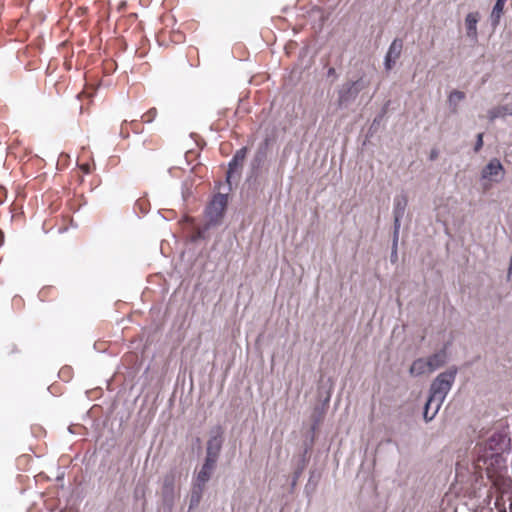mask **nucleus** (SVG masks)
<instances>
[{
    "mask_svg": "<svg viewBox=\"0 0 512 512\" xmlns=\"http://www.w3.org/2000/svg\"><path fill=\"white\" fill-rule=\"evenodd\" d=\"M475 468L479 471H485L487 477L491 479L498 487L501 492V496L498 497L495 501V505L498 508L499 512H506L505 509V497H507V501L509 502V507H512V491L508 492L505 488L500 484L499 474L502 469H505V460L502 456V453L499 452H490L489 454H479L475 459Z\"/></svg>",
    "mask_w": 512,
    "mask_h": 512,
    "instance_id": "f257e3e1",
    "label": "nucleus"
},
{
    "mask_svg": "<svg viewBox=\"0 0 512 512\" xmlns=\"http://www.w3.org/2000/svg\"><path fill=\"white\" fill-rule=\"evenodd\" d=\"M370 85V80L364 75L357 80L344 83L338 90L339 108H347L356 100L359 93Z\"/></svg>",
    "mask_w": 512,
    "mask_h": 512,
    "instance_id": "f03ea898",
    "label": "nucleus"
},
{
    "mask_svg": "<svg viewBox=\"0 0 512 512\" xmlns=\"http://www.w3.org/2000/svg\"><path fill=\"white\" fill-rule=\"evenodd\" d=\"M457 372L456 367H450L438 374L430 385L429 395L433 396L434 400H445L455 382Z\"/></svg>",
    "mask_w": 512,
    "mask_h": 512,
    "instance_id": "7ed1b4c3",
    "label": "nucleus"
},
{
    "mask_svg": "<svg viewBox=\"0 0 512 512\" xmlns=\"http://www.w3.org/2000/svg\"><path fill=\"white\" fill-rule=\"evenodd\" d=\"M505 175V170L500 160L497 158L491 159L481 171V185L483 189L488 190L492 183H499Z\"/></svg>",
    "mask_w": 512,
    "mask_h": 512,
    "instance_id": "20e7f679",
    "label": "nucleus"
},
{
    "mask_svg": "<svg viewBox=\"0 0 512 512\" xmlns=\"http://www.w3.org/2000/svg\"><path fill=\"white\" fill-rule=\"evenodd\" d=\"M177 474L174 470L169 471L163 477L161 497L164 510L166 512H172L175 499L177 497L175 482Z\"/></svg>",
    "mask_w": 512,
    "mask_h": 512,
    "instance_id": "39448f33",
    "label": "nucleus"
},
{
    "mask_svg": "<svg viewBox=\"0 0 512 512\" xmlns=\"http://www.w3.org/2000/svg\"><path fill=\"white\" fill-rule=\"evenodd\" d=\"M227 206V196L224 194H217L213 197L211 202L206 208V217L208 219V227L219 224L223 217L225 208Z\"/></svg>",
    "mask_w": 512,
    "mask_h": 512,
    "instance_id": "423d86ee",
    "label": "nucleus"
},
{
    "mask_svg": "<svg viewBox=\"0 0 512 512\" xmlns=\"http://www.w3.org/2000/svg\"><path fill=\"white\" fill-rule=\"evenodd\" d=\"M223 445V431L221 427H215L210 432L207 441L206 460L217 463Z\"/></svg>",
    "mask_w": 512,
    "mask_h": 512,
    "instance_id": "0eeeda50",
    "label": "nucleus"
},
{
    "mask_svg": "<svg viewBox=\"0 0 512 512\" xmlns=\"http://www.w3.org/2000/svg\"><path fill=\"white\" fill-rule=\"evenodd\" d=\"M505 437L500 433H493L484 443L477 445L476 456L479 454H489L490 452H499L503 450Z\"/></svg>",
    "mask_w": 512,
    "mask_h": 512,
    "instance_id": "6e6552de",
    "label": "nucleus"
},
{
    "mask_svg": "<svg viewBox=\"0 0 512 512\" xmlns=\"http://www.w3.org/2000/svg\"><path fill=\"white\" fill-rule=\"evenodd\" d=\"M403 49V41L400 38H395L390 44L388 51L384 57V67L386 71H390L396 61L399 59Z\"/></svg>",
    "mask_w": 512,
    "mask_h": 512,
    "instance_id": "1a4fd4ad",
    "label": "nucleus"
},
{
    "mask_svg": "<svg viewBox=\"0 0 512 512\" xmlns=\"http://www.w3.org/2000/svg\"><path fill=\"white\" fill-rule=\"evenodd\" d=\"M408 199L405 194L397 195L394 198V208H393V215H394V227L393 230H400V222L405 214V210L407 207Z\"/></svg>",
    "mask_w": 512,
    "mask_h": 512,
    "instance_id": "9d476101",
    "label": "nucleus"
},
{
    "mask_svg": "<svg viewBox=\"0 0 512 512\" xmlns=\"http://www.w3.org/2000/svg\"><path fill=\"white\" fill-rule=\"evenodd\" d=\"M480 20V13L470 12L465 17L466 36L474 43L478 41L477 24Z\"/></svg>",
    "mask_w": 512,
    "mask_h": 512,
    "instance_id": "9b49d317",
    "label": "nucleus"
},
{
    "mask_svg": "<svg viewBox=\"0 0 512 512\" xmlns=\"http://www.w3.org/2000/svg\"><path fill=\"white\" fill-rule=\"evenodd\" d=\"M430 371L434 372L448 362L447 345L426 358Z\"/></svg>",
    "mask_w": 512,
    "mask_h": 512,
    "instance_id": "f8f14e48",
    "label": "nucleus"
},
{
    "mask_svg": "<svg viewBox=\"0 0 512 512\" xmlns=\"http://www.w3.org/2000/svg\"><path fill=\"white\" fill-rule=\"evenodd\" d=\"M216 467V463L204 460V463L201 469L198 471L196 478L193 483L199 484L201 486H206V483L210 480L212 473Z\"/></svg>",
    "mask_w": 512,
    "mask_h": 512,
    "instance_id": "ddd939ff",
    "label": "nucleus"
},
{
    "mask_svg": "<svg viewBox=\"0 0 512 512\" xmlns=\"http://www.w3.org/2000/svg\"><path fill=\"white\" fill-rule=\"evenodd\" d=\"M444 400H434L433 396L429 395L423 411V418L426 422L432 421L437 415L439 409L441 408Z\"/></svg>",
    "mask_w": 512,
    "mask_h": 512,
    "instance_id": "4468645a",
    "label": "nucleus"
},
{
    "mask_svg": "<svg viewBox=\"0 0 512 512\" xmlns=\"http://www.w3.org/2000/svg\"><path fill=\"white\" fill-rule=\"evenodd\" d=\"M430 373H432V372L430 371L427 360H426V358H423V357L417 358L416 360H414L409 369V374L412 377H419V376H422L425 374H430Z\"/></svg>",
    "mask_w": 512,
    "mask_h": 512,
    "instance_id": "2eb2a0df",
    "label": "nucleus"
},
{
    "mask_svg": "<svg viewBox=\"0 0 512 512\" xmlns=\"http://www.w3.org/2000/svg\"><path fill=\"white\" fill-rule=\"evenodd\" d=\"M247 153V148L243 147L236 151L232 159L230 160L228 164V171H227V181L230 180L233 173L237 170L239 166L242 165V162L244 161Z\"/></svg>",
    "mask_w": 512,
    "mask_h": 512,
    "instance_id": "dca6fc26",
    "label": "nucleus"
},
{
    "mask_svg": "<svg viewBox=\"0 0 512 512\" xmlns=\"http://www.w3.org/2000/svg\"><path fill=\"white\" fill-rule=\"evenodd\" d=\"M466 98L464 92L460 90H452L448 97L447 103L452 114H457L459 111V104Z\"/></svg>",
    "mask_w": 512,
    "mask_h": 512,
    "instance_id": "f3484780",
    "label": "nucleus"
},
{
    "mask_svg": "<svg viewBox=\"0 0 512 512\" xmlns=\"http://www.w3.org/2000/svg\"><path fill=\"white\" fill-rule=\"evenodd\" d=\"M204 490H205L204 486H201L196 483L192 484L190 497H189V511L198 507V505L200 504V501L202 499Z\"/></svg>",
    "mask_w": 512,
    "mask_h": 512,
    "instance_id": "a211bd4d",
    "label": "nucleus"
},
{
    "mask_svg": "<svg viewBox=\"0 0 512 512\" xmlns=\"http://www.w3.org/2000/svg\"><path fill=\"white\" fill-rule=\"evenodd\" d=\"M508 115H512V103L494 107L488 111V119L492 122L497 118H502Z\"/></svg>",
    "mask_w": 512,
    "mask_h": 512,
    "instance_id": "6ab92c4d",
    "label": "nucleus"
},
{
    "mask_svg": "<svg viewBox=\"0 0 512 512\" xmlns=\"http://www.w3.org/2000/svg\"><path fill=\"white\" fill-rule=\"evenodd\" d=\"M504 6V4L498 2H495L493 6V9L489 17L490 24L493 30H495L500 23V19L504 11Z\"/></svg>",
    "mask_w": 512,
    "mask_h": 512,
    "instance_id": "aec40b11",
    "label": "nucleus"
},
{
    "mask_svg": "<svg viewBox=\"0 0 512 512\" xmlns=\"http://www.w3.org/2000/svg\"><path fill=\"white\" fill-rule=\"evenodd\" d=\"M399 231L400 230H393V241H392L391 255H390V260L392 263H395L398 260Z\"/></svg>",
    "mask_w": 512,
    "mask_h": 512,
    "instance_id": "412c9836",
    "label": "nucleus"
},
{
    "mask_svg": "<svg viewBox=\"0 0 512 512\" xmlns=\"http://www.w3.org/2000/svg\"><path fill=\"white\" fill-rule=\"evenodd\" d=\"M264 159H265V151L264 150H259L255 154V156H254V158L252 160V167L254 169L259 168L261 166L262 162L264 161Z\"/></svg>",
    "mask_w": 512,
    "mask_h": 512,
    "instance_id": "4be33fe9",
    "label": "nucleus"
},
{
    "mask_svg": "<svg viewBox=\"0 0 512 512\" xmlns=\"http://www.w3.org/2000/svg\"><path fill=\"white\" fill-rule=\"evenodd\" d=\"M157 116V110L156 108H151L143 117H146L144 120L147 123H151L155 117Z\"/></svg>",
    "mask_w": 512,
    "mask_h": 512,
    "instance_id": "5701e85b",
    "label": "nucleus"
},
{
    "mask_svg": "<svg viewBox=\"0 0 512 512\" xmlns=\"http://www.w3.org/2000/svg\"><path fill=\"white\" fill-rule=\"evenodd\" d=\"M483 146V133H479L477 135L476 143L474 146V151L478 152Z\"/></svg>",
    "mask_w": 512,
    "mask_h": 512,
    "instance_id": "b1692460",
    "label": "nucleus"
},
{
    "mask_svg": "<svg viewBox=\"0 0 512 512\" xmlns=\"http://www.w3.org/2000/svg\"><path fill=\"white\" fill-rule=\"evenodd\" d=\"M438 157V152L437 150H432L431 153H430V160H435L436 158Z\"/></svg>",
    "mask_w": 512,
    "mask_h": 512,
    "instance_id": "393cba45",
    "label": "nucleus"
},
{
    "mask_svg": "<svg viewBox=\"0 0 512 512\" xmlns=\"http://www.w3.org/2000/svg\"><path fill=\"white\" fill-rule=\"evenodd\" d=\"M335 74H336L335 69H334L333 67H330V68L328 69L327 75H328V76H334Z\"/></svg>",
    "mask_w": 512,
    "mask_h": 512,
    "instance_id": "a878e982",
    "label": "nucleus"
},
{
    "mask_svg": "<svg viewBox=\"0 0 512 512\" xmlns=\"http://www.w3.org/2000/svg\"><path fill=\"white\" fill-rule=\"evenodd\" d=\"M81 169L84 171V173L88 174L90 172L88 165H82Z\"/></svg>",
    "mask_w": 512,
    "mask_h": 512,
    "instance_id": "bb28decb",
    "label": "nucleus"
},
{
    "mask_svg": "<svg viewBox=\"0 0 512 512\" xmlns=\"http://www.w3.org/2000/svg\"><path fill=\"white\" fill-rule=\"evenodd\" d=\"M496 2H498V3H502V4H504V5H505V3L507 2V0H496Z\"/></svg>",
    "mask_w": 512,
    "mask_h": 512,
    "instance_id": "cd10ccee",
    "label": "nucleus"
}]
</instances>
